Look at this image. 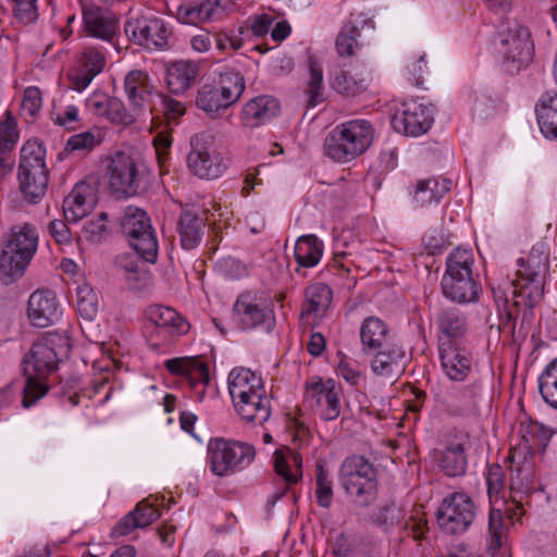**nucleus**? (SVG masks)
<instances>
[{
	"instance_id": "obj_39",
	"label": "nucleus",
	"mask_w": 557,
	"mask_h": 557,
	"mask_svg": "<svg viewBox=\"0 0 557 557\" xmlns=\"http://www.w3.org/2000/svg\"><path fill=\"white\" fill-rule=\"evenodd\" d=\"M140 255L121 253L115 259V265L122 271L129 288L137 289L139 284L146 280L147 272L139 267Z\"/></svg>"
},
{
	"instance_id": "obj_36",
	"label": "nucleus",
	"mask_w": 557,
	"mask_h": 557,
	"mask_svg": "<svg viewBox=\"0 0 557 557\" xmlns=\"http://www.w3.org/2000/svg\"><path fill=\"white\" fill-rule=\"evenodd\" d=\"M205 221L197 214L185 211L178 221V234L181 245L184 249H194L201 240Z\"/></svg>"
},
{
	"instance_id": "obj_20",
	"label": "nucleus",
	"mask_w": 557,
	"mask_h": 557,
	"mask_svg": "<svg viewBox=\"0 0 557 557\" xmlns=\"http://www.w3.org/2000/svg\"><path fill=\"white\" fill-rule=\"evenodd\" d=\"M124 90L129 107L135 112H146L156 94L148 74L140 70L131 71L124 78Z\"/></svg>"
},
{
	"instance_id": "obj_16",
	"label": "nucleus",
	"mask_w": 557,
	"mask_h": 557,
	"mask_svg": "<svg viewBox=\"0 0 557 557\" xmlns=\"http://www.w3.org/2000/svg\"><path fill=\"white\" fill-rule=\"evenodd\" d=\"M433 123V109L423 103L412 101L405 104L404 111L392 119L395 131L408 136L425 134Z\"/></svg>"
},
{
	"instance_id": "obj_27",
	"label": "nucleus",
	"mask_w": 557,
	"mask_h": 557,
	"mask_svg": "<svg viewBox=\"0 0 557 557\" xmlns=\"http://www.w3.org/2000/svg\"><path fill=\"white\" fill-rule=\"evenodd\" d=\"M234 407L243 420L255 425L263 424L271 414V405L265 389L257 394L252 393L243 400H237Z\"/></svg>"
},
{
	"instance_id": "obj_34",
	"label": "nucleus",
	"mask_w": 557,
	"mask_h": 557,
	"mask_svg": "<svg viewBox=\"0 0 557 557\" xmlns=\"http://www.w3.org/2000/svg\"><path fill=\"white\" fill-rule=\"evenodd\" d=\"M388 329L386 324L376 317L367 318L360 329V338L363 351L369 354L387 346Z\"/></svg>"
},
{
	"instance_id": "obj_54",
	"label": "nucleus",
	"mask_w": 557,
	"mask_h": 557,
	"mask_svg": "<svg viewBox=\"0 0 557 557\" xmlns=\"http://www.w3.org/2000/svg\"><path fill=\"white\" fill-rule=\"evenodd\" d=\"M191 361L189 371L186 374V379L189 381L190 386L195 388L197 384L208 385L210 382L208 364L197 357H191Z\"/></svg>"
},
{
	"instance_id": "obj_11",
	"label": "nucleus",
	"mask_w": 557,
	"mask_h": 557,
	"mask_svg": "<svg viewBox=\"0 0 557 557\" xmlns=\"http://www.w3.org/2000/svg\"><path fill=\"white\" fill-rule=\"evenodd\" d=\"M469 447L470 436L467 432L454 429L447 433L444 447L434 450V459L445 475L455 478L466 474Z\"/></svg>"
},
{
	"instance_id": "obj_35",
	"label": "nucleus",
	"mask_w": 557,
	"mask_h": 557,
	"mask_svg": "<svg viewBox=\"0 0 557 557\" xmlns=\"http://www.w3.org/2000/svg\"><path fill=\"white\" fill-rule=\"evenodd\" d=\"M437 326L443 334L440 344L443 341L458 342L467 332L466 317L456 309L442 311L437 317Z\"/></svg>"
},
{
	"instance_id": "obj_8",
	"label": "nucleus",
	"mask_w": 557,
	"mask_h": 557,
	"mask_svg": "<svg viewBox=\"0 0 557 557\" xmlns=\"http://www.w3.org/2000/svg\"><path fill=\"white\" fill-rule=\"evenodd\" d=\"M256 450L252 445L212 438L209 441L207 460L211 472L218 476H228L242 471L255 459Z\"/></svg>"
},
{
	"instance_id": "obj_3",
	"label": "nucleus",
	"mask_w": 557,
	"mask_h": 557,
	"mask_svg": "<svg viewBox=\"0 0 557 557\" xmlns=\"http://www.w3.org/2000/svg\"><path fill=\"white\" fill-rule=\"evenodd\" d=\"M38 247L36 227L29 223L11 227L0 256V271L5 284L21 277Z\"/></svg>"
},
{
	"instance_id": "obj_24",
	"label": "nucleus",
	"mask_w": 557,
	"mask_h": 557,
	"mask_svg": "<svg viewBox=\"0 0 557 557\" xmlns=\"http://www.w3.org/2000/svg\"><path fill=\"white\" fill-rule=\"evenodd\" d=\"M280 110L276 98L268 95L255 97L243 107V124L248 128H257L275 117Z\"/></svg>"
},
{
	"instance_id": "obj_18",
	"label": "nucleus",
	"mask_w": 557,
	"mask_h": 557,
	"mask_svg": "<svg viewBox=\"0 0 557 557\" xmlns=\"http://www.w3.org/2000/svg\"><path fill=\"white\" fill-rule=\"evenodd\" d=\"M27 317L33 326L47 327L60 317L59 302L54 292L37 289L28 299Z\"/></svg>"
},
{
	"instance_id": "obj_41",
	"label": "nucleus",
	"mask_w": 557,
	"mask_h": 557,
	"mask_svg": "<svg viewBox=\"0 0 557 557\" xmlns=\"http://www.w3.org/2000/svg\"><path fill=\"white\" fill-rule=\"evenodd\" d=\"M536 115L544 136L557 139V95L542 100L536 107Z\"/></svg>"
},
{
	"instance_id": "obj_37",
	"label": "nucleus",
	"mask_w": 557,
	"mask_h": 557,
	"mask_svg": "<svg viewBox=\"0 0 557 557\" xmlns=\"http://www.w3.org/2000/svg\"><path fill=\"white\" fill-rule=\"evenodd\" d=\"M323 252V245L315 235L300 236L295 245V260L300 267H315Z\"/></svg>"
},
{
	"instance_id": "obj_53",
	"label": "nucleus",
	"mask_w": 557,
	"mask_h": 557,
	"mask_svg": "<svg viewBox=\"0 0 557 557\" xmlns=\"http://www.w3.org/2000/svg\"><path fill=\"white\" fill-rule=\"evenodd\" d=\"M451 397L460 398V401L458 404H454L453 401H446V408L450 413L458 416L471 409V407L473 406V399L475 397V394L473 389L465 387L456 389L451 394Z\"/></svg>"
},
{
	"instance_id": "obj_38",
	"label": "nucleus",
	"mask_w": 557,
	"mask_h": 557,
	"mask_svg": "<svg viewBox=\"0 0 557 557\" xmlns=\"http://www.w3.org/2000/svg\"><path fill=\"white\" fill-rule=\"evenodd\" d=\"M213 83L221 87V92H225L234 103H236L245 91V78L234 69L225 67L213 78Z\"/></svg>"
},
{
	"instance_id": "obj_47",
	"label": "nucleus",
	"mask_w": 557,
	"mask_h": 557,
	"mask_svg": "<svg viewBox=\"0 0 557 557\" xmlns=\"http://www.w3.org/2000/svg\"><path fill=\"white\" fill-rule=\"evenodd\" d=\"M77 310L86 320H92L98 311V296L89 285L77 288Z\"/></svg>"
},
{
	"instance_id": "obj_43",
	"label": "nucleus",
	"mask_w": 557,
	"mask_h": 557,
	"mask_svg": "<svg viewBox=\"0 0 557 557\" xmlns=\"http://www.w3.org/2000/svg\"><path fill=\"white\" fill-rule=\"evenodd\" d=\"M292 465L287 461L286 457L278 451L274 454V469L275 472L290 485L296 484L302 475L301 459L298 455L292 456Z\"/></svg>"
},
{
	"instance_id": "obj_61",
	"label": "nucleus",
	"mask_w": 557,
	"mask_h": 557,
	"mask_svg": "<svg viewBox=\"0 0 557 557\" xmlns=\"http://www.w3.org/2000/svg\"><path fill=\"white\" fill-rule=\"evenodd\" d=\"M405 530L414 541H422L429 531L428 521L423 518L410 517L405 523Z\"/></svg>"
},
{
	"instance_id": "obj_42",
	"label": "nucleus",
	"mask_w": 557,
	"mask_h": 557,
	"mask_svg": "<svg viewBox=\"0 0 557 557\" xmlns=\"http://www.w3.org/2000/svg\"><path fill=\"white\" fill-rule=\"evenodd\" d=\"M543 399L557 409V358L550 361L539 379Z\"/></svg>"
},
{
	"instance_id": "obj_14",
	"label": "nucleus",
	"mask_w": 557,
	"mask_h": 557,
	"mask_svg": "<svg viewBox=\"0 0 557 557\" xmlns=\"http://www.w3.org/2000/svg\"><path fill=\"white\" fill-rule=\"evenodd\" d=\"M234 312L245 329L261 327L265 332H271L275 325L271 300L258 301L248 295H242L234 305Z\"/></svg>"
},
{
	"instance_id": "obj_63",
	"label": "nucleus",
	"mask_w": 557,
	"mask_h": 557,
	"mask_svg": "<svg viewBox=\"0 0 557 557\" xmlns=\"http://www.w3.org/2000/svg\"><path fill=\"white\" fill-rule=\"evenodd\" d=\"M486 482L487 493L492 498L493 494L497 495L503 488V469L499 465H492L488 468Z\"/></svg>"
},
{
	"instance_id": "obj_9",
	"label": "nucleus",
	"mask_w": 557,
	"mask_h": 557,
	"mask_svg": "<svg viewBox=\"0 0 557 557\" xmlns=\"http://www.w3.org/2000/svg\"><path fill=\"white\" fill-rule=\"evenodd\" d=\"M109 188L116 197H133L146 189V169L135 158L119 151L108 164Z\"/></svg>"
},
{
	"instance_id": "obj_25",
	"label": "nucleus",
	"mask_w": 557,
	"mask_h": 557,
	"mask_svg": "<svg viewBox=\"0 0 557 557\" xmlns=\"http://www.w3.org/2000/svg\"><path fill=\"white\" fill-rule=\"evenodd\" d=\"M85 29L89 35L111 41L119 29L116 15L98 7H90L83 13Z\"/></svg>"
},
{
	"instance_id": "obj_10",
	"label": "nucleus",
	"mask_w": 557,
	"mask_h": 557,
	"mask_svg": "<svg viewBox=\"0 0 557 557\" xmlns=\"http://www.w3.org/2000/svg\"><path fill=\"white\" fill-rule=\"evenodd\" d=\"M121 230L129 245L146 262L154 263L158 256V242L147 213L134 207H127L121 220Z\"/></svg>"
},
{
	"instance_id": "obj_60",
	"label": "nucleus",
	"mask_w": 557,
	"mask_h": 557,
	"mask_svg": "<svg viewBox=\"0 0 557 557\" xmlns=\"http://www.w3.org/2000/svg\"><path fill=\"white\" fill-rule=\"evenodd\" d=\"M15 3V16L23 23L34 22L37 16L36 0H12Z\"/></svg>"
},
{
	"instance_id": "obj_62",
	"label": "nucleus",
	"mask_w": 557,
	"mask_h": 557,
	"mask_svg": "<svg viewBox=\"0 0 557 557\" xmlns=\"http://www.w3.org/2000/svg\"><path fill=\"white\" fill-rule=\"evenodd\" d=\"M156 96L161 99V104L168 119H177L185 114V107L181 101L159 92Z\"/></svg>"
},
{
	"instance_id": "obj_50",
	"label": "nucleus",
	"mask_w": 557,
	"mask_h": 557,
	"mask_svg": "<svg viewBox=\"0 0 557 557\" xmlns=\"http://www.w3.org/2000/svg\"><path fill=\"white\" fill-rule=\"evenodd\" d=\"M450 180H443L442 183L438 182L437 178H428L419 181V191L423 188L429 189V196L423 197L422 206L432 203L433 201H438L447 191L451 188Z\"/></svg>"
},
{
	"instance_id": "obj_19",
	"label": "nucleus",
	"mask_w": 557,
	"mask_h": 557,
	"mask_svg": "<svg viewBox=\"0 0 557 557\" xmlns=\"http://www.w3.org/2000/svg\"><path fill=\"white\" fill-rule=\"evenodd\" d=\"M438 349L445 374L453 381H463L471 371L470 352L460 343L448 341H443Z\"/></svg>"
},
{
	"instance_id": "obj_55",
	"label": "nucleus",
	"mask_w": 557,
	"mask_h": 557,
	"mask_svg": "<svg viewBox=\"0 0 557 557\" xmlns=\"http://www.w3.org/2000/svg\"><path fill=\"white\" fill-rule=\"evenodd\" d=\"M134 512L139 528H146L160 518V511L146 500L138 503Z\"/></svg>"
},
{
	"instance_id": "obj_7",
	"label": "nucleus",
	"mask_w": 557,
	"mask_h": 557,
	"mask_svg": "<svg viewBox=\"0 0 557 557\" xmlns=\"http://www.w3.org/2000/svg\"><path fill=\"white\" fill-rule=\"evenodd\" d=\"M516 278L509 285L513 288V306L532 309L544 296L547 258L531 252L527 259L518 260Z\"/></svg>"
},
{
	"instance_id": "obj_23",
	"label": "nucleus",
	"mask_w": 557,
	"mask_h": 557,
	"mask_svg": "<svg viewBox=\"0 0 557 557\" xmlns=\"http://www.w3.org/2000/svg\"><path fill=\"white\" fill-rule=\"evenodd\" d=\"M505 60L517 64V70L532 60L533 44L528 28L518 26L510 29L502 40Z\"/></svg>"
},
{
	"instance_id": "obj_64",
	"label": "nucleus",
	"mask_w": 557,
	"mask_h": 557,
	"mask_svg": "<svg viewBox=\"0 0 557 557\" xmlns=\"http://www.w3.org/2000/svg\"><path fill=\"white\" fill-rule=\"evenodd\" d=\"M137 528H139L138 520L135 518L134 510H132L117 522L113 528L111 535L113 537L124 536Z\"/></svg>"
},
{
	"instance_id": "obj_4",
	"label": "nucleus",
	"mask_w": 557,
	"mask_h": 557,
	"mask_svg": "<svg viewBox=\"0 0 557 557\" xmlns=\"http://www.w3.org/2000/svg\"><path fill=\"white\" fill-rule=\"evenodd\" d=\"M45 158L46 150L37 138L28 139L21 149L17 178L28 203H38L47 193L49 171Z\"/></svg>"
},
{
	"instance_id": "obj_48",
	"label": "nucleus",
	"mask_w": 557,
	"mask_h": 557,
	"mask_svg": "<svg viewBox=\"0 0 557 557\" xmlns=\"http://www.w3.org/2000/svg\"><path fill=\"white\" fill-rule=\"evenodd\" d=\"M315 496L318 504L323 508H329L333 498L332 480L323 465L318 463L315 467Z\"/></svg>"
},
{
	"instance_id": "obj_57",
	"label": "nucleus",
	"mask_w": 557,
	"mask_h": 557,
	"mask_svg": "<svg viewBox=\"0 0 557 557\" xmlns=\"http://www.w3.org/2000/svg\"><path fill=\"white\" fill-rule=\"evenodd\" d=\"M401 520L400 508L395 504L384 506L376 517V524L388 531Z\"/></svg>"
},
{
	"instance_id": "obj_45",
	"label": "nucleus",
	"mask_w": 557,
	"mask_h": 557,
	"mask_svg": "<svg viewBox=\"0 0 557 557\" xmlns=\"http://www.w3.org/2000/svg\"><path fill=\"white\" fill-rule=\"evenodd\" d=\"M309 72L310 77L307 87L308 107H317L324 101L323 97V73L318 61L314 58H309Z\"/></svg>"
},
{
	"instance_id": "obj_2",
	"label": "nucleus",
	"mask_w": 557,
	"mask_h": 557,
	"mask_svg": "<svg viewBox=\"0 0 557 557\" xmlns=\"http://www.w3.org/2000/svg\"><path fill=\"white\" fill-rule=\"evenodd\" d=\"M373 127L367 120H351L334 127L324 139L325 154L336 162H349L372 144Z\"/></svg>"
},
{
	"instance_id": "obj_40",
	"label": "nucleus",
	"mask_w": 557,
	"mask_h": 557,
	"mask_svg": "<svg viewBox=\"0 0 557 557\" xmlns=\"http://www.w3.org/2000/svg\"><path fill=\"white\" fill-rule=\"evenodd\" d=\"M148 317L158 326H172L180 334L188 332L190 325L174 309L156 305L149 308Z\"/></svg>"
},
{
	"instance_id": "obj_32",
	"label": "nucleus",
	"mask_w": 557,
	"mask_h": 557,
	"mask_svg": "<svg viewBox=\"0 0 557 557\" xmlns=\"http://www.w3.org/2000/svg\"><path fill=\"white\" fill-rule=\"evenodd\" d=\"M305 302L301 307V319L313 315L321 318L332 302V290L324 283H315L305 290Z\"/></svg>"
},
{
	"instance_id": "obj_17",
	"label": "nucleus",
	"mask_w": 557,
	"mask_h": 557,
	"mask_svg": "<svg viewBox=\"0 0 557 557\" xmlns=\"http://www.w3.org/2000/svg\"><path fill=\"white\" fill-rule=\"evenodd\" d=\"M305 403L311 408L325 405L323 418L334 420L341 413L339 388L335 386L332 380L326 381V383L321 379L308 382L306 384Z\"/></svg>"
},
{
	"instance_id": "obj_28",
	"label": "nucleus",
	"mask_w": 557,
	"mask_h": 557,
	"mask_svg": "<svg viewBox=\"0 0 557 557\" xmlns=\"http://www.w3.org/2000/svg\"><path fill=\"white\" fill-rule=\"evenodd\" d=\"M228 391L235 404L237 400H243L252 395V393L263 392L264 386L262 379L250 369L239 368L232 370L228 375Z\"/></svg>"
},
{
	"instance_id": "obj_21",
	"label": "nucleus",
	"mask_w": 557,
	"mask_h": 557,
	"mask_svg": "<svg viewBox=\"0 0 557 557\" xmlns=\"http://www.w3.org/2000/svg\"><path fill=\"white\" fill-rule=\"evenodd\" d=\"M406 367V352L403 347L393 344L376 349L372 360L371 370L379 376L396 381L404 373Z\"/></svg>"
},
{
	"instance_id": "obj_44",
	"label": "nucleus",
	"mask_w": 557,
	"mask_h": 557,
	"mask_svg": "<svg viewBox=\"0 0 557 557\" xmlns=\"http://www.w3.org/2000/svg\"><path fill=\"white\" fill-rule=\"evenodd\" d=\"M331 87L345 97H356L366 90L367 84L363 78L356 79L348 72L341 70L332 78Z\"/></svg>"
},
{
	"instance_id": "obj_49",
	"label": "nucleus",
	"mask_w": 557,
	"mask_h": 557,
	"mask_svg": "<svg viewBox=\"0 0 557 557\" xmlns=\"http://www.w3.org/2000/svg\"><path fill=\"white\" fill-rule=\"evenodd\" d=\"M145 112H135L132 108L127 110L123 102L113 98L107 103V114L111 121L123 125H131L135 122L136 117Z\"/></svg>"
},
{
	"instance_id": "obj_22",
	"label": "nucleus",
	"mask_w": 557,
	"mask_h": 557,
	"mask_svg": "<svg viewBox=\"0 0 557 557\" xmlns=\"http://www.w3.org/2000/svg\"><path fill=\"white\" fill-rule=\"evenodd\" d=\"M95 187L84 181L78 182L64 198L62 209L66 221L78 222L96 205Z\"/></svg>"
},
{
	"instance_id": "obj_6",
	"label": "nucleus",
	"mask_w": 557,
	"mask_h": 557,
	"mask_svg": "<svg viewBox=\"0 0 557 557\" xmlns=\"http://www.w3.org/2000/svg\"><path fill=\"white\" fill-rule=\"evenodd\" d=\"M339 482L357 507H369L377 498L376 469L363 456L352 455L343 461Z\"/></svg>"
},
{
	"instance_id": "obj_31",
	"label": "nucleus",
	"mask_w": 557,
	"mask_h": 557,
	"mask_svg": "<svg viewBox=\"0 0 557 557\" xmlns=\"http://www.w3.org/2000/svg\"><path fill=\"white\" fill-rule=\"evenodd\" d=\"M199 67L193 61L173 62L166 70V85L171 92L183 94L198 76Z\"/></svg>"
},
{
	"instance_id": "obj_51",
	"label": "nucleus",
	"mask_w": 557,
	"mask_h": 557,
	"mask_svg": "<svg viewBox=\"0 0 557 557\" xmlns=\"http://www.w3.org/2000/svg\"><path fill=\"white\" fill-rule=\"evenodd\" d=\"M108 214L101 212L96 220L87 221L83 226V233L87 240L91 243H100L109 235V228L106 225Z\"/></svg>"
},
{
	"instance_id": "obj_5",
	"label": "nucleus",
	"mask_w": 557,
	"mask_h": 557,
	"mask_svg": "<svg viewBox=\"0 0 557 557\" xmlns=\"http://www.w3.org/2000/svg\"><path fill=\"white\" fill-rule=\"evenodd\" d=\"M473 256L470 250L455 249L446 261L442 277L443 295L456 302H474L479 298V284L472 275Z\"/></svg>"
},
{
	"instance_id": "obj_59",
	"label": "nucleus",
	"mask_w": 557,
	"mask_h": 557,
	"mask_svg": "<svg viewBox=\"0 0 557 557\" xmlns=\"http://www.w3.org/2000/svg\"><path fill=\"white\" fill-rule=\"evenodd\" d=\"M96 145L95 135L91 132H84L69 138L65 151L90 150Z\"/></svg>"
},
{
	"instance_id": "obj_15",
	"label": "nucleus",
	"mask_w": 557,
	"mask_h": 557,
	"mask_svg": "<svg viewBox=\"0 0 557 557\" xmlns=\"http://www.w3.org/2000/svg\"><path fill=\"white\" fill-rule=\"evenodd\" d=\"M214 137L208 133H199L191 137V150L187 162L189 169L200 178L213 180L221 173L220 164H215L210 154Z\"/></svg>"
},
{
	"instance_id": "obj_12",
	"label": "nucleus",
	"mask_w": 557,
	"mask_h": 557,
	"mask_svg": "<svg viewBox=\"0 0 557 557\" xmlns=\"http://www.w3.org/2000/svg\"><path fill=\"white\" fill-rule=\"evenodd\" d=\"M436 516L441 529L449 534H460L466 532L474 520V504L466 494L454 493L442 502Z\"/></svg>"
},
{
	"instance_id": "obj_52",
	"label": "nucleus",
	"mask_w": 557,
	"mask_h": 557,
	"mask_svg": "<svg viewBox=\"0 0 557 557\" xmlns=\"http://www.w3.org/2000/svg\"><path fill=\"white\" fill-rule=\"evenodd\" d=\"M504 530V521L502 510L499 509H491L488 516V533H490V542L488 549L496 552L502 546V536Z\"/></svg>"
},
{
	"instance_id": "obj_33",
	"label": "nucleus",
	"mask_w": 557,
	"mask_h": 557,
	"mask_svg": "<svg viewBox=\"0 0 557 557\" xmlns=\"http://www.w3.org/2000/svg\"><path fill=\"white\" fill-rule=\"evenodd\" d=\"M220 7V0H203L178 5L176 18L183 24L198 25L208 22Z\"/></svg>"
},
{
	"instance_id": "obj_56",
	"label": "nucleus",
	"mask_w": 557,
	"mask_h": 557,
	"mask_svg": "<svg viewBox=\"0 0 557 557\" xmlns=\"http://www.w3.org/2000/svg\"><path fill=\"white\" fill-rule=\"evenodd\" d=\"M487 322L490 323V330L492 331L495 329L496 333H500L506 329H509L510 334H513L515 332L513 313L509 307L500 309L497 317L490 315Z\"/></svg>"
},
{
	"instance_id": "obj_46",
	"label": "nucleus",
	"mask_w": 557,
	"mask_h": 557,
	"mask_svg": "<svg viewBox=\"0 0 557 557\" xmlns=\"http://www.w3.org/2000/svg\"><path fill=\"white\" fill-rule=\"evenodd\" d=\"M360 36V30L352 24H346L336 38V51L341 57H352L359 49L357 38Z\"/></svg>"
},
{
	"instance_id": "obj_1",
	"label": "nucleus",
	"mask_w": 557,
	"mask_h": 557,
	"mask_svg": "<svg viewBox=\"0 0 557 557\" xmlns=\"http://www.w3.org/2000/svg\"><path fill=\"white\" fill-rule=\"evenodd\" d=\"M71 350L72 342L65 332H46L33 343L24 358L25 372L29 375L22 399L25 408L47 394L48 388L40 380L54 373L59 364L70 357Z\"/></svg>"
},
{
	"instance_id": "obj_13",
	"label": "nucleus",
	"mask_w": 557,
	"mask_h": 557,
	"mask_svg": "<svg viewBox=\"0 0 557 557\" xmlns=\"http://www.w3.org/2000/svg\"><path fill=\"white\" fill-rule=\"evenodd\" d=\"M125 34L134 42L149 49L169 46V32L162 20L150 16L129 17L124 26Z\"/></svg>"
},
{
	"instance_id": "obj_26",
	"label": "nucleus",
	"mask_w": 557,
	"mask_h": 557,
	"mask_svg": "<svg viewBox=\"0 0 557 557\" xmlns=\"http://www.w3.org/2000/svg\"><path fill=\"white\" fill-rule=\"evenodd\" d=\"M104 62L106 59L101 52L94 48L87 49L83 53L79 66L69 76L72 88L77 91L85 89L102 71Z\"/></svg>"
},
{
	"instance_id": "obj_58",
	"label": "nucleus",
	"mask_w": 557,
	"mask_h": 557,
	"mask_svg": "<svg viewBox=\"0 0 557 557\" xmlns=\"http://www.w3.org/2000/svg\"><path fill=\"white\" fill-rule=\"evenodd\" d=\"M41 91L37 87H27L24 91L22 109L29 116H35L41 108Z\"/></svg>"
},
{
	"instance_id": "obj_29",
	"label": "nucleus",
	"mask_w": 557,
	"mask_h": 557,
	"mask_svg": "<svg viewBox=\"0 0 557 557\" xmlns=\"http://www.w3.org/2000/svg\"><path fill=\"white\" fill-rule=\"evenodd\" d=\"M18 138L16 121L10 111L5 113V120L0 122V181L8 175L14 166L11 151Z\"/></svg>"
},
{
	"instance_id": "obj_30",
	"label": "nucleus",
	"mask_w": 557,
	"mask_h": 557,
	"mask_svg": "<svg viewBox=\"0 0 557 557\" xmlns=\"http://www.w3.org/2000/svg\"><path fill=\"white\" fill-rule=\"evenodd\" d=\"M226 97L225 92H221V87L216 86L215 83H207L197 92L196 106L209 116L216 117L222 111L235 104Z\"/></svg>"
}]
</instances>
